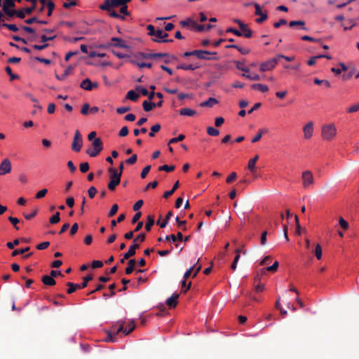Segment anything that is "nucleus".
Here are the masks:
<instances>
[{
	"mask_svg": "<svg viewBox=\"0 0 359 359\" xmlns=\"http://www.w3.org/2000/svg\"><path fill=\"white\" fill-rule=\"evenodd\" d=\"M146 238V235L144 233H141L136 236L133 240V244L129 247L128 250L124 253L125 259H130L134 256L136 253V250L139 249L140 245L137 242H144Z\"/></svg>",
	"mask_w": 359,
	"mask_h": 359,
	"instance_id": "1",
	"label": "nucleus"
},
{
	"mask_svg": "<svg viewBox=\"0 0 359 359\" xmlns=\"http://www.w3.org/2000/svg\"><path fill=\"white\" fill-rule=\"evenodd\" d=\"M108 172L110 178V181L108 183V189L110 191H114L120 184L121 175V173H118L116 168L112 167L108 168Z\"/></svg>",
	"mask_w": 359,
	"mask_h": 359,
	"instance_id": "2",
	"label": "nucleus"
},
{
	"mask_svg": "<svg viewBox=\"0 0 359 359\" xmlns=\"http://www.w3.org/2000/svg\"><path fill=\"white\" fill-rule=\"evenodd\" d=\"M338 66L341 68H338V76L341 75L343 81H346L353 76L355 73V68L352 65L346 66L344 63H338Z\"/></svg>",
	"mask_w": 359,
	"mask_h": 359,
	"instance_id": "3",
	"label": "nucleus"
},
{
	"mask_svg": "<svg viewBox=\"0 0 359 359\" xmlns=\"http://www.w3.org/2000/svg\"><path fill=\"white\" fill-rule=\"evenodd\" d=\"M92 148L86 150V154L90 157L97 156L103 149V144L100 138H95L92 142Z\"/></svg>",
	"mask_w": 359,
	"mask_h": 359,
	"instance_id": "4",
	"label": "nucleus"
},
{
	"mask_svg": "<svg viewBox=\"0 0 359 359\" xmlns=\"http://www.w3.org/2000/svg\"><path fill=\"white\" fill-rule=\"evenodd\" d=\"M336 134V128L334 123L325 124L322 126V138L325 140H332Z\"/></svg>",
	"mask_w": 359,
	"mask_h": 359,
	"instance_id": "5",
	"label": "nucleus"
},
{
	"mask_svg": "<svg viewBox=\"0 0 359 359\" xmlns=\"http://www.w3.org/2000/svg\"><path fill=\"white\" fill-rule=\"evenodd\" d=\"M235 63H236V66L237 69L243 72V73L242 74V76L247 78L251 81L260 80V76L257 74H249L250 69H249V68L245 67L243 66V62H241L240 61H236Z\"/></svg>",
	"mask_w": 359,
	"mask_h": 359,
	"instance_id": "6",
	"label": "nucleus"
},
{
	"mask_svg": "<svg viewBox=\"0 0 359 359\" xmlns=\"http://www.w3.org/2000/svg\"><path fill=\"white\" fill-rule=\"evenodd\" d=\"M280 57H283V55H278L276 57L262 63L259 69L260 71L264 72L272 70L278 64Z\"/></svg>",
	"mask_w": 359,
	"mask_h": 359,
	"instance_id": "7",
	"label": "nucleus"
},
{
	"mask_svg": "<svg viewBox=\"0 0 359 359\" xmlns=\"http://www.w3.org/2000/svg\"><path fill=\"white\" fill-rule=\"evenodd\" d=\"M25 1L31 2L32 6L30 7H26L25 8L16 11L15 15L20 19H24L25 18V13L28 15L31 14L36 9V7L37 0Z\"/></svg>",
	"mask_w": 359,
	"mask_h": 359,
	"instance_id": "8",
	"label": "nucleus"
},
{
	"mask_svg": "<svg viewBox=\"0 0 359 359\" xmlns=\"http://www.w3.org/2000/svg\"><path fill=\"white\" fill-rule=\"evenodd\" d=\"M111 42L113 43H110L107 45H102L100 46V48H107L109 46H115V47H118V48H123V49H126V50H129L130 49V46H128L126 41L120 38H118V37H112L111 39Z\"/></svg>",
	"mask_w": 359,
	"mask_h": 359,
	"instance_id": "9",
	"label": "nucleus"
},
{
	"mask_svg": "<svg viewBox=\"0 0 359 359\" xmlns=\"http://www.w3.org/2000/svg\"><path fill=\"white\" fill-rule=\"evenodd\" d=\"M216 52H210L203 50H194V56H196L198 58L201 60H217V57H210V55H216Z\"/></svg>",
	"mask_w": 359,
	"mask_h": 359,
	"instance_id": "10",
	"label": "nucleus"
},
{
	"mask_svg": "<svg viewBox=\"0 0 359 359\" xmlns=\"http://www.w3.org/2000/svg\"><path fill=\"white\" fill-rule=\"evenodd\" d=\"M83 146V139L79 130H76L74 133L73 142L72 143V149L76 152L81 151Z\"/></svg>",
	"mask_w": 359,
	"mask_h": 359,
	"instance_id": "11",
	"label": "nucleus"
},
{
	"mask_svg": "<svg viewBox=\"0 0 359 359\" xmlns=\"http://www.w3.org/2000/svg\"><path fill=\"white\" fill-rule=\"evenodd\" d=\"M313 123L312 121L308 122L303 127L304 139L310 140L313 134Z\"/></svg>",
	"mask_w": 359,
	"mask_h": 359,
	"instance_id": "12",
	"label": "nucleus"
},
{
	"mask_svg": "<svg viewBox=\"0 0 359 359\" xmlns=\"http://www.w3.org/2000/svg\"><path fill=\"white\" fill-rule=\"evenodd\" d=\"M11 171V163L8 158H4L0 163V175L10 173Z\"/></svg>",
	"mask_w": 359,
	"mask_h": 359,
	"instance_id": "13",
	"label": "nucleus"
},
{
	"mask_svg": "<svg viewBox=\"0 0 359 359\" xmlns=\"http://www.w3.org/2000/svg\"><path fill=\"white\" fill-rule=\"evenodd\" d=\"M302 181H303V187L304 188H308L311 184L313 183V176L312 173L309 171H304L302 173Z\"/></svg>",
	"mask_w": 359,
	"mask_h": 359,
	"instance_id": "14",
	"label": "nucleus"
},
{
	"mask_svg": "<svg viewBox=\"0 0 359 359\" xmlns=\"http://www.w3.org/2000/svg\"><path fill=\"white\" fill-rule=\"evenodd\" d=\"M179 298V294L177 293H173L171 297H170L166 300V304L170 308H175L177 304V299Z\"/></svg>",
	"mask_w": 359,
	"mask_h": 359,
	"instance_id": "15",
	"label": "nucleus"
},
{
	"mask_svg": "<svg viewBox=\"0 0 359 359\" xmlns=\"http://www.w3.org/2000/svg\"><path fill=\"white\" fill-rule=\"evenodd\" d=\"M240 29L244 37L249 39L252 36V31L248 27L247 24L241 25Z\"/></svg>",
	"mask_w": 359,
	"mask_h": 359,
	"instance_id": "16",
	"label": "nucleus"
},
{
	"mask_svg": "<svg viewBox=\"0 0 359 359\" xmlns=\"http://www.w3.org/2000/svg\"><path fill=\"white\" fill-rule=\"evenodd\" d=\"M226 48H235L238 50L241 54L243 55H247L250 53V50L249 48H243L238 45L236 44H231V45H226L225 46Z\"/></svg>",
	"mask_w": 359,
	"mask_h": 359,
	"instance_id": "17",
	"label": "nucleus"
},
{
	"mask_svg": "<svg viewBox=\"0 0 359 359\" xmlns=\"http://www.w3.org/2000/svg\"><path fill=\"white\" fill-rule=\"evenodd\" d=\"M219 102L217 99L214 97H209L207 100L201 102L200 106L202 107H212L215 104H217Z\"/></svg>",
	"mask_w": 359,
	"mask_h": 359,
	"instance_id": "18",
	"label": "nucleus"
},
{
	"mask_svg": "<svg viewBox=\"0 0 359 359\" xmlns=\"http://www.w3.org/2000/svg\"><path fill=\"white\" fill-rule=\"evenodd\" d=\"M42 283L47 286H53L56 284L55 279L50 276H43L41 278Z\"/></svg>",
	"mask_w": 359,
	"mask_h": 359,
	"instance_id": "19",
	"label": "nucleus"
},
{
	"mask_svg": "<svg viewBox=\"0 0 359 359\" xmlns=\"http://www.w3.org/2000/svg\"><path fill=\"white\" fill-rule=\"evenodd\" d=\"M124 323L125 322L123 320H118L117 321L116 324H118L119 326L116 330H115V326L111 327V331L113 332L116 337L118 333L121 332L124 333V330H126L124 329Z\"/></svg>",
	"mask_w": 359,
	"mask_h": 359,
	"instance_id": "20",
	"label": "nucleus"
},
{
	"mask_svg": "<svg viewBox=\"0 0 359 359\" xmlns=\"http://www.w3.org/2000/svg\"><path fill=\"white\" fill-rule=\"evenodd\" d=\"M179 114L181 116H193L196 114V111L190 108H182L180 110Z\"/></svg>",
	"mask_w": 359,
	"mask_h": 359,
	"instance_id": "21",
	"label": "nucleus"
},
{
	"mask_svg": "<svg viewBox=\"0 0 359 359\" xmlns=\"http://www.w3.org/2000/svg\"><path fill=\"white\" fill-rule=\"evenodd\" d=\"M259 158V156L256 155L254 158L250 159L248 164V168L250 170L251 172L254 173L256 169V163Z\"/></svg>",
	"mask_w": 359,
	"mask_h": 359,
	"instance_id": "22",
	"label": "nucleus"
},
{
	"mask_svg": "<svg viewBox=\"0 0 359 359\" xmlns=\"http://www.w3.org/2000/svg\"><path fill=\"white\" fill-rule=\"evenodd\" d=\"M136 264V261L135 259H131L128 262V266L126 268V273L127 275H130L133 273L135 269V265Z\"/></svg>",
	"mask_w": 359,
	"mask_h": 359,
	"instance_id": "23",
	"label": "nucleus"
},
{
	"mask_svg": "<svg viewBox=\"0 0 359 359\" xmlns=\"http://www.w3.org/2000/svg\"><path fill=\"white\" fill-rule=\"evenodd\" d=\"M67 286H68V289L67 290V292L68 294H72L77 289H82L80 287V284L73 283L72 282L67 283Z\"/></svg>",
	"mask_w": 359,
	"mask_h": 359,
	"instance_id": "24",
	"label": "nucleus"
},
{
	"mask_svg": "<svg viewBox=\"0 0 359 359\" xmlns=\"http://www.w3.org/2000/svg\"><path fill=\"white\" fill-rule=\"evenodd\" d=\"M252 89L258 90L262 93H266L269 90V88L267 86L262 84V83H255L251 86Z\"/></svg>",
	"mask_w": 359,
	"mask_h": 359,
	"instance_id": "25",
	"label": "nucleus"
},
{
	"mask_svg": "<svg viewBox=\"0 0 359 359\" xmlns=\"http://www.w3.org/2000/svg\"><path fill=\"white\" fill-rule=\"evenodd\" d=\"M145 224V229L147 231H150L152 226L154 224V217L153 215H148Z\"/></svg>",
	"mask_w": 359,
	"mask_h": 359,
	"instance_id": "26",
	"label": "nucleus"
},
{
	"mask_svg": "<svg viewBox=\"0 0 359 359\" xmlns=\"http://www.w3.org/2000/svg\"><path fill=\"white\" fill-rule=\"evenodd\" d=\"M179 185H180V182L179 181H177L175 182V183L174 184L173 187L172 189H170V190L169 191H167L164 193L163 194V197L165 198H168V197H170V196H172L174 192L178 189L179 187Z\"/></svg>",
	"mask_w": 359,
	"mask_h": 359,
	"instance_id": "27",
	"label": "nucleus"
},
{
	"mask_svg": "<svg viewBox=\"0 0 359 359\" xmlns=\"http://www.w3.org/2000/svg\"><path fill=\"white\" fill-rule=\"evenodd\" d=\"M111 0H104V3L99 6L100 9L106 11H110L111 8H113L111 4Z\"/></svg>",
	"mask_w": 359,
	"mask_h": 359,
	"instance_id": "28",
	"label": "nucleus"
},
{
	"mask_svg": "<svg viewBox=\"0 0 359 359\" xmlns=\"http://www.w3.org/2000/svg\"><path fill=\"white\" fill-rule=\"evenodd\" d=\"M156 107V103L149 102V101H144L142 103V107L144 110L147 112L151 111L154 107Z\"/></svg>",
	"mask_w": 359,
	"mask_h": 359,
	"instance_id": "29",
	"label": "nucleus"
},
{
	"mask_svg": "<svg viewBox=\"0 0 359 359\" xmlns=\"http://www.w3.org/2000/svg\"><path fill=\"white\" fill-rule=\"evenodd\" d=\"M279 266V263L278 261H276L273 265H271V266H268L267 268L266 269H262L260 270V273L261 274H264L265 273V270L268 271H271V272H275L277 271L278 269V267Z\"/></svg>",
	"mask_w": 359,
	"mask_h": 359,
	"instance_id": "30",
	"label": "nucleus"
},
{
	"mask_svg": "<svg viewBox=\"0 0 359 359\" xmlns=\"http://www.w3.org/2000/svg\"><path fill=\"white\" fill-rule=\"evenodd\" d=\"M91 81L89 79H85L82 81V82L80 84V87L86 90H91Z\"/></svg>",
	"mask_w": 359,
	"mask_h": 359,
	"instance_id": "31",
	"label": "nucleus"
},
{
	"mask_svg": "<svg viewBox=\"0 0 359 359\" xmlns=\"http://www.w3.org/2000/svg\"><path fill=\"white\" fill-rule=\"evenodd\" d=\"M312 252L314 253L316 258L320 260L322 257V248L320 244H317L314 248V250L312 249Z\"/></svg>",
	"mask_w": 359,
	"mask_h": 359,
	"instance_id": "32",
	"label": "nucleus"
},
{
	"mask_svg": "<svg viewBox=\"0 0 359 359\" xmlns=\"http://www.w3.org/2000/svg\"><path fill=\"white\" fill-rule=\"evenodd\" d=\"M106 333L107 335L104 339L106 342H115L116 341V337L111 330H106Z\"/></svg>",
	"mask_w": 359,
	"mask_h": 359,
	"instance_id": "33",
	"label": "nucleus"
},
{
	"mask_svg": "<svg viewBox=\"0 0 359 359\" xmlns=\"http://www.w3.org/2000/svg\"><path fill=\"white\" fill-rule=\"evenodd\" d=\"M126 97L133 102H136L139 97V95L137 94L134 90H131L127 93Z\"/></svg>",
	"mask_w": 359,
	"mask_h": 359,
	"instance_id": "34",
	"label": "nucleus"
},
{
	"mask_svg": "<svg viewBox=\"0 0 359 359\" xmlns=\"http://www.w3.org/2000/svg\"><path fill=\"white\" fill-rule=\"evenodd\" d=\"M168 36V34L166 32L163 31L162 38L161 39H153L154 41L158 43H171L173 41V39H165L166 37Z\"/></svg>",
	"mask_w": 359,
	"mask_h": 359,
	"instance_id": "35",
	"label": "nucleus"
},
{
	"mask_svg": "<svg viewBox=\"0 0 359 359\" xmlns=\"http://www.w3.org/2000/svg\"><path fill=\"white\" fill-rule=\"evenodd\" d=\"M125 218H126L125 214H121L118 216V217L117 218V220H114V219L111 220V228L114 229L116 226L117 223H120V222H123L125 219Z\"/></svg>",
	"mask_w": 359,
	"mask_h": 359,
	"instance_id": "36",
	"label": "nucleus"
},
{
	"mask_svg": "<svg viewBox=\"0 0 359 359\" xmlns=\"http://www.w3.org/2000/svg\"><path fill=\"white\" fill-rule=\"evenodd\" d=\"M111 1L114 8L121 6L122 5L123 6L124 4L130 2L131 0H111Z\"/></svg>",
	"mask_w": 359,
	"mask_h": 359,
	"instance_id": "37",
	"label": "nucleus"
},
{
	"mask_svg": "<svg viewBox=\"0 0 359 359\" xmlns=\"http://www.w3.org/2000/svg\"><path fill=\"white\" fill-rule=\"evenodd\" d=\"M305 22L302 20H294L290 21L289 23L290 27H292L294 26H301L302 29H306V28L304 27Z\"/></svg>",
	"mask_w": 359,
	"mask_h": 359,
	"instance_id": "38",
	"label": "nucleus"
},
{
	"mask_svg": "<svg viewBox=\"0 0 359 359\" xmlns=\"http://www.w3.org/2000/svg\"><path fill=\"white\" fill-rule=\"evenodd\" d=\"M46 6H47V8H48L47 15L48 16H51L52 13H53V10L55 8V4L51 0H49L48 1H47Z\"/></svg>",
	"mask_w": 359,
	"mask_h": 359,
	"instance_id": "39",
	"label": "nucleus"
},
{
	"mask_svg": "<svg viewBox=\"0 0 359 359\" xmlns=\"http://www.w3.org/2000/svg\"><path fill=\"white\" fill-rule=\"evenodd\" d=\"M29 250H30L29 247H26L25 248L15 250H13L12 252L11 256L15 257V256H17L18 255L23 254V253H25L26 252H28Z\"/></svg>",
	"mask_w": 359,
	"mask_h": 359,
	"instance_id": "40",
	"label": "nucleus"
},
{
	"mask_svg": "<svg viewBox=\"0 0 359 359\" xmlns=\"http://www.w3.org/2000/svg\"><path fill=\"white\" fill-rule=\"evenodd\" d=\"M161 125L158 124V123H156L155 125H154L153 126H151V132L149 133V135L151 137H154V134L155 133H157L160 130H161Z\"/></svg>",
	"mask_w": 359,
	"mask_h": 359,
	"instance_id": "41",
	"label": "nucleus"
},
{
	"mask_svg": "<svg viewBox=\"0 0 359 359\" xmlns=\"http://www.w3.org/2000/svg\"><path fill=\"white\" fill-rule=\"evenodd\" d=\"M175 166L173 165H163L158 168V170L160 171H165V172H172L175 170Z\"/></svg>",
	"mask_w": 359,
	"mask_h": 359,
	"instance_id": "42",
	"label": "nucleus"
},
{
	"mask_svg": "<svg viewBox=\"0 0 359 359\" xmlns=\"http://www.w3.org/2000/svg\"><path fill=\"white\" fill-rule=\"evenodd\" d=\"M115 288H116V284H115V283H112V284L109 285V290H110V294H107V293H104V294H103V297H104V298H107V297H112V296H114V295L116 294V292H115Z\"/></svg>",
	"mask_w": 359,
	"mask_h": 359,
	"instance_id": "43",
	"label": "nucleus"
},
{
	"mask_svg": "<svg viewBox=\"0 0 359 359\" xmlns=\"http://www.w3.org/2000/svg\"><path fill=\"white\" fill-rule=\"evenodd\" d=\"M60 220V214L59 212H57L55 215H53L49 219L50 224H57Z\"/></svg>",
	"mask_w": 359,
	"mask_h": 359,
	"instance_id": "44",
	"label": "nucleus"
},
{
	"mask_svg": "<svg viewBox=\"0 0 359 359\" xmlns=\"http://www.w3.org/2000/svg\"><path fill=\"white\" fill-rule=\"evenodd\" d=\"M128 327H129L128 329H126L124 330L125 335H128L135 330V321L130 320V323H128Z\"/></svg>",
	"mask_w": 359,
	"mask_h": 359,
	"instance_id": "45",
	"label": "nucleus"
},
{
	"mask_svg": "<svg viewBox=\"0 0 359 359\" xmlns=\"http://www.w3.org/2000/svg\"><path fill=\"white\" fill-rule=\"evenodd\" d=\"M266 132L265 129H259L257 135L252 139V142L255 143L260 140L262 137V133Z\"/></svg>",
	"mask_w": 359,
	"mask_h": 359,
	"instance_id": "46",
	"label": "nucleus"
},
{
	"mask_svg": "<svg viewBox=\"0 0 359 359\" xmlns=\"http://www.w3.org/2000/svg\"><path fill=\"white\" fill-rule=\"evenodd\" d=\"M3 11L9 18H12L15 15L16 10L11 9V8L2 7Z\"/></svg>",
	"mask_w": 359,
	"mask_h": 359,
	"instance_id": "47",
	"label": "nucleus"
},
{
	"mask_svg": "<svg viewBox=\"0 0 359 359\" xmlns=\"http://www.w3.org/2000/svg\"><path fill=\"white\" fill-rule=\"evenodd\" d=\"M196 68H198V67L194 66L193 65L182 64V65H180L177 66V69H184V70H194Z\"/></svg>",
	"mask_w": 359,
	"mask_h": 359,
	"instance_id": "48",
	"label": "nucleus"
},
{
	"mask_svg": "<svg viewBox=\"0 0 359 359\" xmlns=\"http://www.w3.org/2000/svg\"><path fill=\"white\" fill-rule=\"evenodd\" d=\"M339 224L344 230H346L348 229V223L341 217L338 218Z\"/></svg>",
	"mask_w": 359,
	"mask_h": 359,
	"instance_id": "49",
	"label": "nucleus"
},
{
	"mask_svg": "<svg viewBox=\"0 0 359 359\" xmlns=\"http://www.w3.org/2000/svg\"><path fill=\"white\" fill-rule=\"evenodd\" d=\"M207 133L209 135L215 136V137L219 135V131L217 129H216L213 127H211V126L208 127Z\"/></svg>",
	"mask_w": 359,
	"mask_h": 359,
	"instance_id": "50",
	"label": "nucleus"
},
{
	"mask_svg": "<svg viewBox=\"0 0 359 359\" xmlns=\"http://www.w3.org/2000/svg\"><path fill=\"white\" fill-rule=\"evenodd\" d=\"M107 12L109 13V15L112 18L121 19L122 20H123L125 19V17L123 15L118 14L116 11H115L112 8H111L110 11H107Z\"/></svg>",
	"mask_w": 359,
	"mask_h": 359,
	"instance_id": "51",
	"label": "nucleus"
},
{
	"mask_svg": "<svg viewBox=\"0 0 359 359\" xmlns=\"http://www.w3.org/2000/svg\"><path fill=\"white\" fill-rule=\"evenodd\" d=\"M5 71L10 76L11 81L18 79L19 78V76L17 74H15L12 72L11 68L9 66H7L5 68Z\"/></svg>",
	"mask_w": 359,
	"mask_h": 359,
	"instance_id": "52",
	"label": "nucleus"
},
{
	"mask_svg": "<svg viewBox=\"0 0 359 359\" xmlns=\"http://www.w3.org/2000/svg\"><path fill=\"white\" fill-rule=\"evenodd\" d=\"M88 56L90 57H100V58H102V57H104L106 56V53H97L96 51H90L88 53Z\"/></svg>",
	"mask_w": 359,
	"mask_h": 359,
	"instance_id": "53",
	"label": "nucleus"
},
{
	"mask_svg": "<svg viewBox=\"0 0 359 359\" xmlns=\"http://www.w3.org/2000/svg\"><path fill=\"white\" fill-rule=\"evenodd\" d=\"M250 5H254L255 8V14L256 15H261L262 13H264L262 11V8L260 7V6L257 4V3H250L248 4H247L246 6H250Z\"/></svg>",
	"mask_w": 359,
	"mask_h": 359,
	"instance_id": "54",
	"label": "nucleus"
},
{
	"mask_svg": "<svg viewBox=\"0 0 359 359\" xmlns=\"http://www.w3.org/2000/svg\"><path fill=\"white\" fill-rule=\"evenodd\" d=\"M55 38H56V35L48 36V34H46V35L43 34L41 36V41L43 43H46L47 41H52Z\"/></svg>",
	"mask_w": 359,
	"mask_h": 359,
	"instance_id": "55",
	"label": "nucleus"
},
{
	"mask_svg": "<svg viewBox=\"0 0 359 359\" xmlns=\"http://www.w3.org/2000/svg\"><path fill=\"white\" fill-rule=\"evenodd\" d=\"M184 138H185V136L184 135L181 134L178 137H174V138L170 139L169 140V142H168V144L177 143L178 142H181V141L184 140Z\"/></svg>",
	"mask_w": 359,
	"mask_h": 359,
	"instance_id": "56",
	"label": "nucleus"
},
{
	"mask_svg": "<svg viewBox=\"0 0 359 359\" xmlns=\"http://www.w3.org/2000/svg\"><path fill=\"white\" fill-rule=\"evenodd\" d=\"M93 280V276L92 275H88L86 276V277L83 278V283L80 285V287L81 288H85L87 285H88V283L90 280Z\"/></svg>",
	"mask_w": 359,
	"mask_h": 359,
	"instance_id": "57",
	"label": "nucleus"
},
{
	"mask_svg": "<svg viewBox=\"0 0 359 359\" xmlns=\"http://www.w3.org/2000/svg\"><path fill=\"white\" fill-rule=\"evenodd\" d=\"M15 6V0H4L2 7L14 8Z\"/></svg>",
	"mask_w": 359,
	"mask_h": 359,
	"instance_id": "58",
	"label": "nucleus"
},
{
	"mask_svg": "<svg viewBox=\"0 0 359 359\" xmlns=\"http://www.w3.org/2000/svg\"><path fill=\"white\" fill-rule=\"evenodd\" d=\"M9 222L13 225L16 230L19 229L18 226V224L20 222V220L17 217H13L12 216L8 217Z\"/></svg>",
	"mask_w": 359,
	"mask_h": 359,
	"instance_id": "59",
	"label": "nucleus"
},
{
	"mask_svg": "<svg viewBox=\"0 0 359 359\" xmlns=\"http://www.w3.org/2000/svg\"><path fill=\"white\" fill-rule=\"evenodd\" d=\"M118 206L117 204L113 205L108 213V217H111L114 215H115L118 211Z\"/></svg>",
	"mask_w": 359,
	"mask_h": 359,
	"instance_id": "60",
	"label": "nucleus"
},
{
	"mask_svg": "<svg viewBox=\"0 0 359 359\" xmlns=\"http://www.w3.org/2000/svg\"><path fill=\"white\" fill-rule=\"evenodd\" d=\"M152 59H158L161 57H169L170 55L167 53H152Z\"/></svg>",
	"mask_w": 359,
	"mask_h": 359,
	"instance_id": "61",
	"label": "nucleus"
},
{
	"mask_svg": "<svg viewBox=\"0 0 359 359\" xmlns=\"http://www.w3.org/2000/svg\"><path fill=\"white\" fill-rule=\"evenodd\" d=\"M151 170V165H148L147 166H145L143 170H142L141 172V174H140V177L142 179H144L146 177V176L147 175V174L149 173V172Z\"/></svg>",
	"mask_w": 359,
	"mask_h": 359,
	"instance_id": "62",
	"label": "nucleus"
},
{
	"mask_svg": "<svg viewBox=\"0 0 359 359\" xmlns=\"http://www.w3.org/2000/svg\"><path fill=\"white\" fill-rule=\"evenodd\" d=\"M3 26L8 28L9 30L16 32L19 30L18 27L14 24L4 23Z\"/></svg>",
	"mask_w": 359,
	"mask_h": 359,
	"instance_id": "63",
	"label": "nucleus"
},
{
	"mask_svg": "<svg viewBox=\"0 0 359 359\" xmlns=\"http://www.w3.org/2000/svg\"><path fill=\"white\" fill-rule=\"evenodd\" d=\"M88 196L90 198H93L96 194L97 193V190L95 187H90L88 190Z\"/></svg>",
	"mask_w": 359,
	"mask_h": 359,
	"instance_id": "64",
	"label": "nucleus"
}]
</instances>
